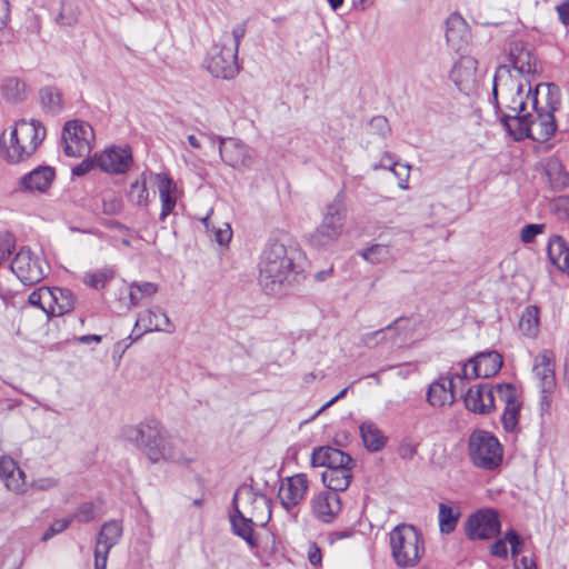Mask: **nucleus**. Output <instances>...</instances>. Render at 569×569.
Instances as JSON below:
<instances>
[{"mask_svg":"<svg viewBox=\"0 0 569 569\" xmlns=\"http://www.w3.org/2000/svg\"><path fill=\"white\" fill-rule=\"evenodd\" d=\"M493 100L503 113L501 123L516 140L548 141L557 130L555 112L561 103L560 89L555 83L513 80L506 69L498 72Z\"/></svg>","mask_w":569,"mask_h":569,"instance_id":"f257e3e1","label":"nucleus"},{"mask_svg":"<svg viewBox=\"0 0 569 569\" xmlns=\"http://www.w3.org/2000/svg\"><path fill=\"white\" fill-rule=\"evenodd\" d=\"M121 438L138 449L150 462L174 461L180 458L177 443L157 419H146L121 428Z\"/></svg>","mask_w":569,"mask_h":569,"instance_id":"f03ea898","label":"nucleus"},{"mask_svg":"<svg viewBox=\"0 0 569 569\" xmlns=\"http://www.w3.org/2000/svg\"><path fill=\"white\" fill-rule=\"evenodd\" d=\"M293 249L274 241L267 244L259 262V284L269 295L281 291L291 273L295 271Z\"/></svg>","mask_w":569,"mask_h":569,"instance_id":"7ed1b4c3","label":"nucleus"},{"mask_svg":"<svg viewBox=\"0 0 569 569\" xmlns=\"http://www.w3.org/2000/svg\"><path fill=\"white\" fill-rule=\"evenodd\" d=\"M46 138V128L39 120L20 119L11 128L9 136L3 132L0 148L3 158L18 163L32 156Z\"/></svg>","mask_w":569,"mask_h":569,"instance_id":"20e7f679","label":"nucleus"},{"mask_svg":"<svg viewBox=\"0 0 569 569\" xmlns=\"http://www.w3.org/2000/svg\"><path fill=\"white\" fill-rule=\"evenodd\" d=\"M246 34V24L238 23L231 32H224L210 48L204 60L210 74L220 79H232L239 73L238 49Z\"/></svg>","mask_w":569,"mask_h":569,"instance_id":"39448f33","label":"nucleus"},{"mask_svg":"<svg viewBox=\"0 0 569 569\" xmlns=\"http://www.w3.org/2000/svg\"><path fill=\"white\" fill-rule=\"evenodd\" d=\"M391 556L399 568H413L425 553L422 533L412 525L400 523L389 532Z\"/></svg>","mask_w":569,"mask_h":569,"instance_id":"423d86ee","label":"nucleus"},{"mask_svg":"<svg viewBox=\"0 0 569 569\" xmlns=\"http://www.w3.org/2000/svg\"><path fill=\"white\" fill-rule=\"evenodd\" d=\"M468 456L475 467L492 471L502 463L503 449L491 432L478 429L469 436Z\"/></svg>","mask_w":569,"mask_h":569,"instance_id":"0eeeda50","label":"nucleus"},{"mask_svg":"<svg viewBox=\"0 0 569 569\" xmlns=\"http://www.w3.org/2000/svg\"><path fill=\"white\" fill-rule=\"evenodd\" d=\"M509 61L512 68L506 64L497 68L493 77L492 91L496 88V79L498 72L502 69H506L513 80H517L518 82H527L532 87L529 77H532L539 72V64L535 50L523 41L516 40L510 44Z\"/></svg>","mask_w":569,"mask_h":569,"instance_id":"6e6552de","label":"nucleus"},{"mask_svg":"<svg viewBox=\"0 0 569 569\" xmlns=\"http://www.w3.org/2000/svg\"><path fill=\"white\" fill-rule=\"evenodd\" d=\"M346 207L341 199L336 198L326 208L319 227L310 234V243L316 248H327L336 243L345 227Z\"/></svg>","mask_w":569,"mask_h":569,"instance_id":"1a4fd4ad","label":"nucleus"},{"mask_svg":"<svg viewBox=\"0 0 569 569\" xmlns=\"http://www.w3.org/2000/svg\"><path fill=\"white\" fill-rule=\"evenodd\" d=\"M234 511L249 516L256 523L266 525L271 518L270 500L250 486H241L233 496Z\"/></svg>","mask_w":569,"mask_h":569,"instance_id":"9d476101","label":"nucleus"},{"mask_svg":"<svg viewBox=\"0 0 569 569\" xmlns=\"http://www.w3.org/2000/svg\"><path fill=\"white\" fill-rule=\"evenodd\" d=\"M93 138V129L88 122L79 120L66 122L61 136L66 156L80 158L90 153Z\"/></svg>","mask_w":569,"mask_h":569,"instance_id":"9b49d317","label":"nucleus"},{"mask_svg":"<svg viewBox=\"0 0 569 569\" xmlns=\"http://www.w3.org/2000/svg\"><path fill=\"white\" fill-rule=\"evenodd\" d=\"M10 267L19 280L27 286L40 282L47 273L42 261L27 247L18 251Z\"/></svg>","mask_w":569,"mask_h":569,"instance_id":"f8f14e48","label":"nucleus"},{"mask_svg":"<svg viewBox=\"0 0 569 569\" xmlns=\"http://www.w3.org/2000/svg\"><path fill=\"white\" fill-rule=\"evenodd\" d=\"M500 527L497 511L492 509L479 510L467 520L466 535L472 540H486L497 536L500 532Z\"/></svg>","mask_w":569,"mask_h":569,"instance_id":"ddd939ff","label":"nucleus"},{"mask_svg":"<svg viewBox=\"0 0 569 569\" xmlns=\"http://www.w3.org/2000/svg\"><path fill=\"white\" fill-rule=\"evenodd\" d=\"M219 153L226 164L236 169L249 168L253 160L250 148L234 138H220Z\"/></svg>","mask_w":569,"mask_h":569,"instance_id":"4468645a","label":"nucleus"},{"mask_svg":"<svg viewBox=\"0 0 569 569\" xmlns=\"http://www.w3.org/2000/svg\"><path fill=\"white\" fill-rule=\"evenodd\" d=\"M555 355L551 350H542L535 357L533 376L538 380L541 393H552L556 389Z\"/></svg>","mask_w":569,"mask_h":569,"instance_id":"2eb2a0df","label":"nucleus"},{"mask_svg":"<svg viewBox=\"0 0 569 569\" xmlns=\"http://www.w3.org/2000/svg\"><path fill=\"white\" fill-rule=\"evenodd\" d=\"M477 60L461 56L450 71V78L462 93L469 94L477 86Z\"/></svg>","mask_w":569,"mask_h":569,"instance_id":"dca6fc26","label":"nucleus"},{"mask_svg":"<svg viewBox=\"0 0 569 569\" xmlns=\"http://www.w3.org/2000/svg\"><path fill=\"white\" fill-rule=\"evenodd\" d=\"M497 398L505 405L502 425L506 431L512 432L518 426V416L521 403L518 399L517 389L510 385H499L496 390Z\"/></svg>","mask_w":569,"mask_h":569,"instance_id":"f3484780","label":"nucleus"},{"mask_svg":"<svg viewBox=\"0 0 569 569\" xmlns=\"http://www.w3.org/2000/svg\"><path fill=\"white\" fill-rule=\"evenodd\" d=\"M446 40L457 52L466 51L471 41V31L459 13H451L446 21Z\"/></svg>","mask_w":569,"mask_h":569,"instance_id":"a211bd4d","label":"nucleus"},{"mask_svg":"<svg viewBox=\"0 0 569 569\" xmlns=\"http://www.w3.org/2000/svg\"><path fill=\"white\" fill-rule=\"evenodd\" d=\"M173 329L168 315L159 307L141 312L134 323L133 331H138L134 339H138L146 332L166 331L171 332Z\"/></svg>","mask_w":569,"mask_h":569,"instance_id":"6ab92c4d","label":"nucleus"},{"mask_svg":"<svg viewBox=\"0 0 569 569\" xmlns=\"http://www.w3.org/2000/svg\"><path fill=\"white\" fill-rule=\"evenodd\" d=\"M132 161L131 151L128 147H112L104 150L98 158L97 164L102 171L108 173H124Z\"/></svg>","mask_w":569,"mask_h":569,"instance_id":"aec40b11","label":"nucleus"},{"mask_svg":"<svg viewBox=\"0 0 569 569\" xmlns=\"http://www.w3.org/2000/svg\"><path fill=\"white\" fill-rule=\"evenodd\" d=\"M307 489V476L305 473H298L282 481L278 496L283 507L290 510L300 503Z\"/></svg>","mask_w":569,"mask_h":569,"instance_id":"412c9836","label":"nucleus"},{"mask_svg":"<svg viewBox=\"0 0 569 569\" xmlns=\"http://www.w3.org/2000/svg\"><path fill=\"white\" fill-rule=\"evenodd\" d=\"M471 372L465 371L468 380L476 378H489L499 372L502 366V357L497 351L480 352L470 359Z\"/></svg>","mask_w":569,"mask_h":569,"instance_id":"4be33fe9","label":"nucleus"},{"mask_svg":"<svg viewBox=\"0 0 569 569\" xmlns=\"http://www.w3.org/2000/svg\"><path fill=\"white\" fill-rule=\"evenodd\" d=\"M493 390L489 385H477L469 388L465 396V406L469 411L488 415L495 408Z\"/></svg>","mask_w":569,"mask_h":569,"instance_id":"5701e85b","label":"nucleus"},{"mask_svg":"<svg viewBox=\"0 0 569 569\" xmlns=\"http://www.w3.org/2000/svg\"><path fill=\"white\" fill-rule=\"evenodd\" d=\"M312 467H326L333 469L353 466L352 458L340 449L327 446L313 449L311 455Z\"/></svg>","mask_w":569,"mask_h":569,"instance_id":"b1692460","label":"nucleus"},{"mask_svg":"<svg viewBox=\"0 0 569 569\" xmlns=\"http://www.w3.org/2000/svg\"><path fill=\"white\" fill-rule=\"evenodd\" d=\"M0 479L9 491L17 495L24 493L26 473L12 458L7 456L0 457Z\"/></svg>","mask_w":569,"mask_h":569,"instance_id":"393cba45","label":"nucleus"},{"mask_svg":"<svg viewBox=\"0 0 569 569\" xmlns=\"http://www.w3.org/2000/svg\"><path fill=\"white\" fill-rule=\"evenodd\" d=\"M312 511L323 522H331L341 510L340 497L336 491H321L312 499Z\"/></svg>","mask_w":569,"mask_h":569,"instance_id":"a878e982","label":"nucleus"},{"mask_svg":"<svg viewBox=\"0 0 569 569\" xmlns=\"http://www.w3.org/2000/svg\"><path fill=\"white\" fill-rule=\"evenodd\" d=\"M56 177L54 169L40 166L20 179V189L27 192H46Z\"/></svg>","mask_w":569,"mask_h":569,"instance_id":"bb28decb","label":"nucleus"},{"mask_svg":"<svg viewBox=\"0 0 569 569\" xmlns=\"http://www.w3.org/2000/svg\"><path fill=\"white\" fill-rule=\"evenodd\" d=\"M156 180L161 201L160 220H164L174 209L178 200V187L167 173H157Z\"/></svg>","mask_w":569,"mask_h":569,"instance_id":"cd10ccee","label":"nucleus"},{"mask_svg":"<svg viewBox=\"0 0 569 569\" xmlns=\"http://www.w3.org/2000/svg\"><path fill=\"white\" fill-rule=\"evenodd\" d=\"M547 253L553 266L569 274V244L563 237L560 234L550 236L547 243Z\"/></svg>","mask_w":569,"mask_h":569,"instance_id":"c85d7f7f","label":"nucleus"},{"mask_svg":"<svg viewBox=\"0 0 569 569\" xmlns=\"http://www.w3.org/2000/svg\"><path fill=\"white\" fill-rule=\"evenodd\" d=\"M453 380L440 378L433 381L427 391V401L432 407H442L445 405H452L455 401L453 395Z\"/></svg>","mask_w":569,"mask_h":569,"instance_id":"c756f323","label":"nucleus"},{"mask_svg":"<svg viewBox=\"0 0 569 569\" xmlns=\"http://www.w3.org/2000/svg\"><path fill=\"white\" fill-rule=\"evenodd\" d=\"M352 467L326 469L321 475L323 485L331 491H345L352 479Z\"/></svg>","mask_w":569,"mask_h":569,"instance_id":"7c9ffc66","label":"nucleus"},{"mask_svg":"<svg viewBox=\"0 0 569 569\" xmlns=\"http://www.w3.org/2000/svg\"><path fill=\"white\" fill-rule=\"evenodd\" d=\"M122 532L123 527L120 520L106 521L98 532L96 546L110 551L120 541Z\"/></svg>","mask_w":569,"mask_h":569,"instance_id":"2f4dec72","label":"nucleus"},{"mask_svg":"<svg viewBox=\"0 0 569 569\" xmlns=\"http://www.w3.org/2000/svg\"><path fill=\"white\" fill-rule=\"evenodd\" d=\"M230 523L232 532L236 536L242 538L251 547L256 546L252 529V525L256 523V520L253 518L246 516L240 511H234V513L230 515Z\"/></svg>","mask_w":569,"mask_h":569,"instance_id":"473e14b6","label":"nucleus"},{"mask_svg":"<svg viewBox=\"0 0 569 569\" xmlns=\"http://www.w3.org/2000/svg\"><path fill=\"white\" fill-rule=\"evenodd\" d=\"M151 193L147 188V173L142 172L131 184L128 191V200L137 207H148Z\"/></svg>","mask_w":569,"mask_h":569,"instance_id":"72a5a7b5","label":"nucleus"},{"mask_svg":"<svg viewBox=\"0 0 569 569\" xmlns=\"http://www.w3.org/2000/svg\"><path fill=\"white\" fill-rule=\"evenodd\" d=\"M2 94L10 102H21L28 96L27 83L18 77H7L1 84Z\"/></svg>","mask_w":569,"mask_h":569,"instance_id":"f704fd0d","label":"nucleus"},{"mask_svg":"<svg viewBox=\"0 0 569 569\" xmlns=\"http://www.w3.org/2000/svg\"><path fill=\"white\" fill-rule=\"evenodd\" d=\"M360 435L365 447L370 451H379L386 445V437L373 422H363L360 426Z\"/></svg>","mask_w":569,"mask_h":569,"instance_id":"c9c22d12","label":"nucleus"},{"mask_svg":"<svg viewBox=\"0 0 569 569\" xmlns=\"http://www.w3.org/2000/svg\"><path fill=\"white\" fill-rule=\"evenodd\" d=\"M51 290V303L52 312L50 316H61L73 309V295L68 289L52 288Z\"/></svg>","mask_w":569,"mask_h":569,"instance_id":"e433bc0d","label":"nucleus"},{"mask_svg":"<svg viewBox=\"0 0 569 569\" xmlns=\"http://www.w3.org/2000/svg\"><path fill=\"white\" fill-rule=\"evenodd\" d=\"M546 176L550 187L560 191L569 183V174L565 171L562 164L557 160H550L546 164Z\"/></svg>","mask_w":569,"mask_h":569,"instance_id":"4c0bfd02","label":"nucleus"},{"mask_svg":"<svg viewBox=\"0 0 569 569\" xmlns=\"http://www.w3.org/2000/svg\"><path fill=\"white\" fill-rule=\"evenodd\" d=\"M42 108L52 114H57L62 109V94L56 87H43L39 92Z\"/></svg>","mask_w":569,"mask_h":569,"instance_id":"58836bf2","label":"nucleus"},{"mask_svg":"<svg viewBox=\"0 0 569 569\" xmlns=\"http://www.w3.org/2000/svg\"><path fill=\"white\" fill-rule=\"evenodd\" d=\"M519 329L522 335L535 338L539 331V309L536 306H528L520 317Z\"/></svg>","mask_w":569,"mask_h":569,"instance_id":"ea45409f","label":"nucleus"},{"mask_svg":"<svg viewBox=\"0 0 569 569\" xmlns=\"http://www.w3.org/2000/svg\"><path fill=\"white\" fill-rule=\"evenodd\" d=\"M459 518V508H453L447 503H439L438 519L441 533H451L456 529Z\"/></svg>","mask_w":569,"mask_h":569,"instance_id":"a19ab883","label":"nucleus"},{"mask_svg":"<svg viewBox=\"0 0 569 569\" xmlns=\"http://www.w3.org/2000/svg\"><path fill=\"white\" fill-rule=\"evenodd\" d=\"M362 259L371 264L386 263L392 259L391 249L383 243H376L359 251Z\"/></svg>","mask_w":569,"mask_h":569,"instance_id":"79ce46f5","label":"nucleus"},{"mask_svg":"<svg viewBox=\"0 0 569 569\" xmlns=\"http://www.w3.org/2000/svg\"><path fill=\"white\" fill-rule=\"evenodd\" d=\"M158 291L153 282H132L129 287L130 307H136L146 297H151Z\"/></svg>","mask_w":569,"mask_h":569,"instance_id":"37998d69","label":"nucleus"},{"mask_svg":"<svg viewBox=\"0 0 569 569\" xmlns=\"http://www.w3.org/2000/svg\"><path fill=\"white\" fill-rule=\"evenodd\" d=\"M381 167L390 169L399 180V187L407 189V182L410 174V166L393 161L390 156H387L381 160Z\"/></svg>","mask_w":569,"mask_h":569,"instance_id":"c03bdc74","label":"nucleus"},{"mask_svg":"<svg viewBox=\"0 0 569 569\" xmlns=\"http://www.w3.org/2000/svg\"><path fill=\"white\" fill-rule=\"evenodd\" d=\"M51 290L49 288H39L29 295L28 301L31 306L38 307L48 316L52 312L51 303Z\"/></svg>","mask_w":569,"mask_h":569,"instance_id":"a18cd8bd","label":"nucleus"},{"mask_svg":"<svg viewBox=\"0 0 569 569\" xmlns=\"http://www.w3.org/2000/svg\"><path fill=\"white\" fill-rule=\"evenodd\" d=\"M124 207L122 197L119 193H107L102 197V212L107 216H118Z\"/></svg>","mask_w":569,"mask_h":569,"instance_id":"49530a36","label":"nucleus"},{"mask_svg":"<svg viewBox=\"0 0 569 569\" xmlns=\"http://www.w3.org/2000/svg\"><path fill=\"white\" fill-rule=\"evenodd\" d=\"M113 273L109 270H99L92 273H87L84 276V282L89 286L99 289L103 288L106 283L112 279Z\"/></svg>","mask_w":569,"mask_h":569,"instance_id":"de8ad7c7","label":"nucleus"},{"mask_svg":"<svg viewBox=\"0 0 569 569\" xmlns=\"http://www.w3.org/2000/svg\"><path fill=\"white\" fill-rule=\"evenodd\" d=\"M16 247L14 237L7 231L0 232V264L3 263L12 253Z\"/></svg>","mask_w":569,"mask_h":569,"instance_id":"09e8293b","label":"nucleus"},{"mask_svg":"<svg viewBox=\"0 0 569 569\" xmlns=\"http://www.w3.org/2000/svg\"><path fill=\"white\" fill-rule=\"evenodd\" d=\"M96 518V510L92 502H84L78 507L76 512L70 518L71 521L73 519L78 520L79 522L87 523L92 521Z\"/></svg>","mask_w":569,"mask_h":569,"instance_id":"8fccbe9b","label":"nucleus"},{"mask_svg":"<svg viewBox=\"0 0 569 569\" xmlns=\"http://www.w3.org/2000/svg\"><path fill=\"white\" fill-rule=\"evenodd\" d=\"M56 21L61 26L71 27L78 21V12L70 4H62Z\"/></svg>","mask_w":569,"mask_h":569,"instance_id":"3c124183","label":"nucleus"},{"mask_svg":"<svg viewBox=\"0 0 569 569\" xmlns=\"http://www.w3.org/2000/svg\"><path fill=\"white\" fill-rule=\"evenodd\" d=\"M546 226L543 223H530L525 226L520 231V239L523 243L533 242L538 234L545 231Z\"/></svg>","mask_w":569,"mask_h":569,"instance_id":"603ef678","label":"nucleus"},{"mask_svg":"<svg viewBox=\"0 0 569 569\" xmlns=\"http://www.w3.org/2000/svg\"><path fill=\"white\" fill-rule=\"evenodd\" d=\"M395 332H396V327H395V323H392V325H389L386 328H382L380 330L363 335L361 338V342L365 346L372 348V347H376L379 345V341H377V338L379 336H386L388 333H395Z\"/></svg>","mask_w":569,"mask_h":569,"instance_id":"864d4df0","label":"nucleus"},{"mask_svg":"<svg viewBox=\"0 0 569 569\" xmlns=\"http://www.w3.org/2000/svg\"><path fill=\"white\" fill-rule=\"evenodd\" d=\"M70 523H71V519H68V518L58 519V520L53 521V523L43 533L41 540L48 541L53 536L64 531L70 526Z\"/></svg>","mask_w":569,"mask_h":569,"instance_id":"5fc2aeb1","label":"nucleus"},{"mask_svg":"<svg viewBox=\"0 0 569 569\" xmlns=\"http://www.w3.org/2000/svg\"><path fill=\"white\" fill-rule=\"evenodd\" d=\"M506 540L510 545L512 557H517L525 546L522 538L516 530L510 529L506 532Z\"/></svg>","mask_w":569,"mask_h":569,"instance_id":"6e6d98bb","label":"nucleus"},{"mask_svg":"<svg viewBox=\"0 0 569 569\" xmlns=\"http://www.w3.org/2000/svg\"><path fill=\"white\" fill-rule=\"evenodd\" d=\"M370 129L379 136H387L390 132L389 123L386 117H373L369 122Z\"/></svg>","mask_w":569,"mask_h":569,"instance_id":"4d7b16f0","label":"nucleus"},{"mask_svg":"<svg viewBox=\"0 0 569 569\" xmlns=\"http://www.w3.org/2000/svg\"><path fill=\"white\" fill-rule=\"evenodd\" d=\"M212 231L214 232L216 241L220 246L228 244L232 237V230L229 223H223L222 227L214 228L212 227Z\"/></svg>","mask_w":569,"mask_h":569,"instance_id":"13d9d810","label":"nucleus"},{"mask_svg":"<svg viewBox=\"0 0 569 569\" xmlns=\"http://www.w3.org/2000/svg\"><path fill=\"white\" fill-rule=\"evenodd\" d=\"M58 480L51 477L39 478L30 483V487L39 491H48L58 487Z\"/></svg>","mask_w":569,"mask_h":569,"instance_id":"bf43d9fd","label":"nucleus"},{"mask_svg":"<svg viewBox=\"0 0 569 569\" xmlns=\"http://www.w3.org/2000/svg\"><path fill=\"white\" fill-rule=\"evenodd\" d=\"M507 542L508 541L506 540V536L503 537V539L496 540L490 547L491 555L498 558H507Z\"/></svg>","mask_w":569,"mask_h":569,"instance_id":"052dcab7","label":"nucleus"},{"mask_svg":"<svg viewBox=\"0 0 569 569\" xmlns=\"http://www.w3.org/2000/svg\"><path fill=\"white\" fill-rule=\"evenodd\" d=\"M555 9L559 21L565 27H569V0H563L561 3L557 4Z\"/></svg>","mask_w":569,"mask_h":569,"instance_id":"680f3d73","label":"nucleus"},{"mask_svg":"<svg viewBox=\"0 0 569 569\" xmlns=\"http://www.w3.org/2000/svg\"><path fill=\"white\" fill-rule=\"evenodd\" d=\"M109 552L110 551H106L104 549L99 548L98 546L94 547V568L96 569H106L107 568Z\"/></svg>","mask_w":569,"mask_h":569,"instance_id":"e2e57ef3","label":"nucleus"},{"mask_svg":"<svg viewBox=\"0 0 569 569\" xmlns=\"http://www.w3.org/2000/svg\"><path fill=\"white\" fill-rule=\"evenodd\" d=\"M93 166L94 162L92 160L86 159L72 169V173L78 177L84 176L93 168Z\"/></svg>","mask_w":569,"mask_h":569,"instance_id":"0e129e2a","label":"nucleus"},{"mask_svg":"<svg viewBox=\"0 0 569 569\" xmlns=\"http://www.w3.org/2000/svg\"><path fill=\"white\" fill-rule=\"evenodd\" d=\"M308 559H309V562L315 567H317L321 563V560H322L321 550L316 543H312L310 546V549L308 552Z\"/></svg>","mask_w":569,"mask_h":569,"instance_id":"69168bd1","label":"nucleus"},{"mask_svg":"<svg viewBox=\"0 0 569 569\" xmlns=\"http://www.w3.org/2000/svg\"><path fill=\"white\" fill-rule=\"evenodd\" d=\"M9 18V2L0 0V29L7 23Z\"/></svg>","mask_w":569,"mask_h":569,"instance_id":"338daca9","label":"nucleus"},{"mask_svg":"<svg viewBox=\"0 0 569 569\" xmlns=\"http://www.w3.org/2000/svg\"><path fill=\"white\" fill-rule=\"evenodd\" d=\"M349 387H346L345 389H342L336 397H333L332 399H330L329 401H327L322 407H320V409L316 412L315 417L320 415L321 412H323L326 409H328L329 407H331L336 401H338L339 399L343 398L348 391Z\"/></svg>","mask_w":569,"mask_h":569,"instance_id":"774afa93","label":"nucleus"}]
</instances>
